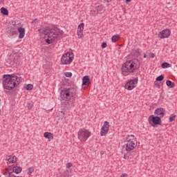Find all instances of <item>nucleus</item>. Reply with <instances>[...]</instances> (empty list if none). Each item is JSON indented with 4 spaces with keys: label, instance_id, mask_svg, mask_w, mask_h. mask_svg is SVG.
Returning <instances> with one entry per match:
<instances>
[{
    "label": "nucleus",
    "instance_id": "obj_34",
    "mask_svg": "<svg viewBox=\"0 0 177 177\" xmlns=\"http://www.w3.org/2000/svg\"><path fill=\"white\" fill-rule=\"evenodd\" d=\"M71 167H73V164H71V162H68L66 165V168L68 169L69 168H71Z\"/></svg>",
    "mask_w": 177,
    "mask_h": 177
},
{
    "label": "nucleus",
    "instance_id": "obj_5",
    "mask_svg": "<svg viewBox=\"0 0 177 177\" xmlns=\"http://www.w3.org/2000/svg\"><path fill=\"white\" fill-rule=\"evenodd\" d=\"M136 70V64L133 62L127 61L122 66V73H135Z\"/></svg>",
    "mask_w": 177,
    "mask_h": 177
},
{
    "label": "nucleus",
    "instance_id": "obj_23",
    "mask_svg": "<svg viewBox=\"0 0 177 177\" xmlns=\"http://www.w3.org/2000/svg\"><path fill=\"white\" fill-rule=\"evenodd\" d=\"M176 118V115L174 113L171 114L169 118V122H174Z\"/></svg>",
    "mask_w": 177,
    "mask_h": 177
},
{
    "label": "nucleus",
    "instance_id": "obj_20",
    "mask_svg": "<svg viewBox=\"0 0 177 177\" xmlns=\"http://www.w3.org/2000/svg\"><path fill=\"white\" fill-rule=\"evenodd\" d=\"M161 67L162 68H169V67H172V65L168 62H164L161 64Z\"/></svg>",
    "mask_w": 177,
    "mask_h": 177
},
{
    "label": "nucleus",
    "instance_id": "obj_11",
    "mask_svg": "<svg viewBox=\"0 0 177 177\" xmlns=\"http://www.w3.org/2000/svg\"><path fill=\"white\" fill-rule=\"evenodd\" d=\"M169 35H171V30L169 29H165L158 34L159 38H161L162 39L164 38H168Z\"/></svg>",
    "mask_w": 177,
    "mask_h": 177
},
{
    "label": "nucleus",
    "instance_id": "obj_13",
    "mask_svg": "<svg viewBox=\"0 0 177 177\" xmlns=\"http://www.w3.org/2000/svg\"><path fill=\"white\" fill-rule=\"evenodd\" d=\"M17 31L18 32H19V39H22V38H24V35H26V29L23 27H19L17 28Z\"/></svg>",
    "mask_w": 177,
    "mask_h": 177
},
{
    "label": "nucleus",
    "instance_id": "obj_32",
    "mask_svg": "<svg viewBox=\"0 0 177 177\" xmlns=\"http://www.w3.org/2000/svg\"><path fill=\"white\" fill-rule=\"evenodd\" d=\"M101 48H102V49H104L105 48H107V43L106 42H103L101 45Z\"/></svg>",
    "mask_w": 177,
    "mask_h": 177
},
{
    "label": "nucleus",
    "instance_id": "obj_24",
    "mask_svg": "<svg viewBox=\"0 0 177 177\" xmlns=\"http://www.w3.org/2000/svg\"><path fill=\"white\" fill-rule=\"evenodd\" d=\"M84 23L80 24L78 26L77 31H82V32H84Z\"/></svg>",
    "mask_w": 177,
    "mask_h": 177
},
{
    "label": "nucleus",
    "instance_id": "obj_40",
    "mask_svg": "<svg viewBox=\"0 0 177 177\" xmlns=\"http://www.w3.org/2000/svg\"><path fill=\"white\" fill-rule=\"evenodd\" d=\"M147 57V55L146 54H144V59H146Z\"/></svg>",
    "mask_w": 177,
    "mask_h": 177
},
{
    "label": "nucleus",
    "instance_id": "obj_36",
    "mask_svg": "<svg viewBox=\"0 0 177 177\" xmlns=\"http://www.w3.org/2000/svg\"><path fill=\"white\" fill-rule=\"evenodd\" d=\"M32 23H33V24H35V23H38V19H35L32 21Z\"/></svg>",
    "mask_w": 177,
    "mask_h": 177
},
{
    "label": "nucleus",
    "instance_id": "obj_31",
    "mask_svg": "<svg viewBox=\"0 0 177 177\" xmlns=\"http://www.w3.org/2000/svg\"><path fill=\"white\" fill-rule=\"evenodd\" d=\"M53 41H55V40H52V39H50V37H48V38L46 40V42L47 44H52V42H53Z\"/></svg>",
    "mask_w": 177,
    "mask_h": 177
},
{
    "label": "nucleus",
    "instance_id": "obj_16",
    "mask_svg": "<svg viewBox=\"0 0 177 177\" xmlns=\"http://www.w3.org/2000/svg\"><path fill=\"white\" fill-rule=\"evenodd\" d=\"M91 84V80H89V76H84L82 79V85H89Z\"/></svg>",
    "mask_w": 177,
    "mask_h": 177
},
{
    "label": "nucleus",
    "instance_id": "obj_38",
    "mask_svg": "<svg viewBox=\"0 0 177 177\" xmlns=\"http://www.w3.org/2000/svg\"><path fill=\"white\" fill-rule=\"evenodd\" d=\"M120 177H128V174H123L120 176Z\"/></svg>",
    "mask_w": 177,
    "mask_h": 177
},
{
    "label": "nucleus",
    "instance_id": "obj_18",
    "mask_svg": "<svg viewBox=\"0 0 177 177\" xmlns=\"http://www.w3.org/2000/svg\"><path fill=\"white\" fill-rule=\"evenodd\" d=\"M10 34H11V35H16V34H17V29L16 27L14 26L10 29Z\"/></svg>",
    "mask_w": 177,
    "mask_h": 177
},
{
    "label": "nucleus",
    "instance_id": "obj_9",
    "mask_svg": "<svg viewBox=\"0 0 177 177\" xmlns=\"http://www.w3.org/2000/svg\"><path fill=\"white\" fill-rule=\"evenodd\" d=\"M136 85H138V79H133L126 84L125 89H127V91H132V89L136 88Z\"/></svg>",
    "mask_w": 177,
    "mask_h": 177
},
{
    "label": "nucleus",
    "instance_id": "obj_37",
    "mask_svg": "<svg viewBox=\"0 0 177 177\" xmlns=\"http://www.w3.org/2000/svg\"><path fill=\"white\" fill-rule=\"evenodd\" d=\"M124 160H129V157H128V156H127V154L124 153Z\"/></svg>",
    "mask_w": 177,
    "mask_h": 177
},
{
    "label": "nucleus",
    "instance_id": "obj_29",
    "mask_svg": "<svg viewBox=\"0 0 177 177\" xmlns=\"http://www.w3.org/2000/svg\"><path fill=\"white\" fill-rule=\"evenodd\" d=\"M32 172H34V167H30L28 169V175H31V174H32Z\"/></svg>",
    "mask_w": 177,
    "mask_h": 177
},
{
    "label": "nucleus",
    "instance_id": "obj_12",
    "mask_svg": "<svg viewBox=\"0 0 177 177\" xmlns=\"http://www.w3.org/2000/svg\"><path fill=\"white\" fill-rule=\"evenodd\" d=\"M154 114L155 115H157L156 117L163 118L165 115V109H164V108H158L155 110Z\"/></svg>",
    "mask_w": 177,
    "mask_h": 177
},
{
    "label": "nucleus",
    "instance_id": "obj_8",
    "mask_svg": "<svg viewBox=\"0 0 177 177\" xmlns=\"http://www.w3.org/2000/svg\"><path fill=\"white\" fill-rule=\"evenodd\" d=\"M148 122L151 127H154V125H161V118L151 115L148 118Z\"/></svg>",
    "mask_w": 177,
    "mask_h": 177
},
{
    "label": "nucleus",
    "instance_id": "obj_27",
    "mask_svg": "<svg viewBox=\"0 0 177 177\" xmlns=\"http://www.w3.org/2000/svg\"><path fill=\"white\" fill-rule=\"evenodd\" d=\"M32 88H34V86L31 84H27L26 86V91H32Z\"/></svg>",
    "mask_w": 177,
    "mask_h": 177
},
{
    "label": "nucleus",
    "instance_id": "obj_4",
    "mask_svg": "<svg viewBox=\"0 0 177 177\" xmlns=\"http://www.w3.org/2000/svg\"><path fill=\"white\" fill-rule=\"evenodd\" d=\"M39 31L44 35H48V38H50L51 41H55V39H57V37H59V32L56 29L41 28L39 30Z\"/></svg>",
    "mask_w": 177,
    "mask_h": 177
},
{
    "label": "nucleus",
    "instance_id": "obj_25",
    "mask_svg": "<svg viewBox=\"0 0 177 177\" xmlns=\"http://www.w3.org/2000/svg\"><path fill=\"white\" fill-rule=\"evenodd\" d=\"M77 35L78 36V38H82L84 37V32L77 30Z\"/></svg>",
    "mask_w": 177,
    "mask_h": 177
},
{
    "label": "nucleus",
    "instance_id": "obj_33",
    "mask_svg": "<svg viewBox=\"0 0 177 177\" xmlns=\"http://www.w3.org/2000/svg\"><path fill=\"white\" fill-rule=\"evenodd\" d=\"M8 177H23L21 176H16L15 174H12V173H9V175Z\"/></svg>",
    "mask_w": 177,
    "mask_h": 177
},
{
    "label": "nucleus",
    "instance_id": "obj_26",
    "mask_svg": "<svg viewBox=\"0 0 177 177\" xmlns=\"http://www.w3.org/2000/svg\"><path fill=\"white\" fill-rule=\"evenodd\" d=\"M33 106H34V103H32V102H29L27 104V107H28V110H31V109H32Z\"/></svg>",
    "mask_w": 177,
    "mask_h": 177
},
{
    "label": "nucleus",
    "instance_id": "obj_3",
    "mask_svg": "<svg viewBox=\"0 0 177 177\" xmlns=\"http://www.w3.org/2000/svg\"><path fill=\"white\" fill-rule=\"evenodd\" d=\"M63 96L66 102H70L71 104H74L77 97V90L74 88H64Z\"/></svg>",
    "mask_w": 177,
    "mask_h": 177
},
{
    "label": "nucleus",
    "instance_id": "obj_30",
    "mask_svg": "<svg viewBox=\"0 0 177 177\" xmlns=\"http://www.w3.org/2000/svg\"><path fill=\"white\" fill-rule=\"evenodd\" d=\"M65 76L68 78H71V77H73V73L71 72H66Z\"/></svg>",
    "mask_w": 177,
    "mask_h": 177
},
{
    "label": "nucleus",
    "instance_id": "obj_15",
    "mask_svg": "<svg viewBox=\"0 0 177 177\" xmlns=\"http://www.w3.org/2000/svg\"><path fill=\"white\" fill-rule=\"evenodd\" d=\"M12 171L15 172V174H19L21 172V171H23V169L20 166L15 165L13 167Z\"/></svg>",
    "mask_w": 177,
    "mask_h": 177
},
{
    "label": "nucleus",
    "instance_id": "obj_22",
    "mask_svg": "<svg viewBox=\"0 0 177 177\" xmlns=\"http://www.w3.org/2000/svg\"><path fill=\"white\" fill-rule=\"evenodd\" d=\"M166 84L167 86H169V88L175 87V83L172 82L171 80H167Z\"/></svg>",
    "mask_w": 177,
    "mask_h": 177
},
{
    "label": "nucleus",
    "instance_id": "obj_1",
    "mask_svg": "<svg viewBox=\"0 0 177 177\" xmlns=\"http://www.w3.org/2000/svg\"><path fill=\"white\" fill-rule=\"evenodd\" d=\"M23 81V77L20 75H3V86L5 89L4 92L7 91H12L14 88H16L17 85H20Z\"/></svg>",
    "mask_w": 177,
    "mask_h": 177
},
{
    "label": "nucleus",
    "instance_id": "obj_28",
    "mask_svg": "<svg viewBox=\"0 0 177 177\" xmlns=\"http://www.w3.org/2000/svg\"><path fill=\"white\" fill-rule=\"evenodd\" d=\"M156 81H162L164 80V75H160L156 77Z\"/></svg>",
    "mask_w": 177,
    "mask_h": 177
},
{
    "label": "nucleus",
    "instance_id": "obj_39",
    "mask_svg": "<svg viewBox=\"0 0 177 177\" xmlns=\"http://www.w3.org/2000/svg\"><path fill=\"white\" fill-rule=\"evenodd\" d=\"M132 0H126V3H129Z\"/></svg>",
    "mask_w": 177,
    "mask_h": 177
},
{
    "label": "nucleus",
    "instance_id": "obj_10",
    "mask_svg": "<svg viewBox=\"0 0 177 177\" xmlns=\"http://www.w3.org/2000/svg\"><path fill=\"white\" fill-rule=\"evenodd\" d=\"M110 128V124L109 122L105 121L103 126L101 128L100 135L101 136H106L109 133V129Z\"/></svg>",
    "mask_w": 177,
    "mask_h": 177
},
{
    "label": "nucleus",
    "instance_id": "obj_2",
    "mask_svg": "<svg viewBox=\"0 0 177 177\" xmlns=\"http://www.w3.org/2000/svg\"><path fill=\"white\" fill-rule=\"evenodd\" d=\"M138 146V140L133 135H129L125 138L124 149L127 153H131Z\"/></svg>",
    "mask_w": 177,
    "mask_h": 177
},
{
    "label": "nucleus",
    "instance_id": "obj_17",
    "mask_svg": "<svg viewBox=\"0 0 177 177\" xmlns=\"http://www.w3.org/2000/svg\"><path fill=\"white\" fill-rule=\"evenodd\" d=\"M44 138H46V139H53V133H49V132H45Z\"/></svg>",
    "mask_w": 177,
    "mask_h": 177
},
{
    "label": "nucleus",
    "instance_id": "obj_21",
    "mask_svg": "<svg viewBox=\"0 0 177 177\" xmlns=\"http://www.w3.org/2000/svg\"><path fill=\"white\" fill-rule=\"evenodd\" d=\"M120 37L119 35H115L113 36H112L111 37V41L112 42H117V41H118V39H120Z\"/></svg>",
    "mask_w": 177,
    "mask_h": 177
},
{
    "label": "nucleus",
    "instance_id": "obj_19",
    "mask_svg": "<svg viewBox=\"0 0 177 177\" xmlns=\"http://www.w3.org/2000/svg\"><path fill=\"white\" fill-rule=\"evenodd\" d=\"M1 13H2V15H5V16H8V15H9V11L8 10V8L2 7L1 8Z\"/></svg>",
    "mask_w": 177,
    "mask_h": 177
},
{
    "label": "nucleus",
    "instance_id": "obj_7",
    "mask_svg": "<svg viewBox=\"0 0 177 177\" xmlns=\"http://www.w3.org/2000/svg\"><path fill=\"white\" fill-rule=\"evenodd\" d=\"M74 60V55L73 53H66L64 54L61 58L62 64H71V62Z\"/></svg>",
    "mask_w": 177,
    "mask_h": 177
},
{
    "label": "nucleus",
    "instance_id": "obj_6",
    "mask_svg": "<svg viewBox=\"0 0 177 177\" xmlns=\"http://www.w3.org/2000/svg\"><path fill=\"white\" fill-rule=\"evenodd\" d=\"M78 139L80 142H86L89 138H91V135L92 133L86 129H80L77 133Z\"/></svg>",
    "mask_w": 177,
    "mask_h": 177
},
{
    "label": "nucleus",
    "instance_id": "obj_41",
    "mask_svg": "<svg viewBox=\"0 0 177 177\" xmlns=\"http://www.w3.org/2000/svg\"><path fill=\"white\" fill-rule=\"evenodd\" d=\"M0 114H1V109H0Z\"/></svg>",
    "mask_w": 177,
    "mask_h": 177
},
{
    "label": "nucleus",
    "instance_id": "obj_14",
    "mask_svg": "<svg viewBox=\"0 0 177 177\" xmlns=\"http://www.w3.org/2000/svg\"><path fill=\"white\" fill-rule=\"evenodd\" d=\"M7 161H8V162H10L11 164H15V162L17 161V158L15 156H12L11 155H10L7 157Z\"/></svg>",
    "mask_w": 177,
    "mask_h": 177
},
{
    "label": "nucleus",
    "instance_id": "obj_35",
    "mask_svg": "<svg viewBox=\"0 0 177 177\" xmlns=\"http://www.w3.org/2000/svg\"><path fill=\"white\" fill-rule=\"evenodd\" d=\"M149 57L151 59H154V57H156V55L154 53H151Z\"/></svg>",
    "mask_w": 177,
    "mask_h": 177
}]
</instances>
